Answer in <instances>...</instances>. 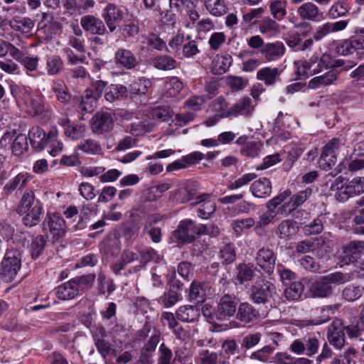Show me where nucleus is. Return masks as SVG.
Returning a JSON list of instances; mask_svg holds the SVG:
<instances>
[{
    "label": "nucleus",
    "instance_id": "f257e3e1",
    "mask_svg": "<svg viewBox=\"0 0 364 364\" xmlns=\"http://www.w3.org/2000/svg\"><path fill=\"white\" fill-rule=\"evenodd\" d=\"M17 213L22 216V223L28 228L38 225L43 214L42 203L36 200L33 191L24 193L17 206Z\"/></svg>",
    "mask_w": 364,
    "mask_h": 364
},
{
    "label": "nucleus",
    "instance_id": "f03ea898",
    "mask_svg": "<svg viewBox=\"0 0 364 364\" xmlns=\"http://www.w3.org/2000/svg\"><path fill=\"white\" fill-rule=\"evenodd\" d=\"M344 143L338 138H333L323 147L318 161L319 167L326 171L332 170L330 175L335 177L343 171V162L339 164L334 169L333 167L337 161V156L343 147Z\"/></svg>",
    "mask_w": 364,
    "mask_h": 364
},
{
    "label": "nucleus",
    "instance_id": "7ed1b4c3",
    "mask_svg": "<svg viewBox=\"0 0 364 364\" xmlns=\"http://www.w3.org/2000/svg\"><path fill=\"white\" fill-rule=\"evenodd\" d=\"M21 267V254L16 249L8 250L0 262V276L2 279L11 282Z\"/></svg>",
    "mask_w": 364,
    "mask_h": 364
},
{
    "label": "nucleus",
    "instance_id": "20e7f679",
    "mask_svg": "<svg viewBox=\"0 0 364 364\" xmlns=\"http://www.w3.org/2000/svg\"><path fill=\"white\" fill-rule=\"evenodd\" d=\"M345 282V274L342 272H336L324 276L311 283L309 291L313 297H327L333 292V284Z\"/></svg>",
    "mask_w": 364,
    "mask_h": 364
},
{
    "label": "nucleus",
    "instance_id": "39448f33",
    "mask_svg": "<svg viewBox=\"0 0 364 364\" xmlns=\"http://www.w3.org/2000/svg\"><path fill=\"white\" fill-rule=\"evenodd\" d=\"M275 285L270 281L261 278L250 288V299L255 304L266 305L276 294Z\"/></svg>",
    "mask_w": 364,
    "mask_h": 364
},
{
    "label": "nucleus",
    "instance_id": "423d86ee",
    "mask_svg": "<svg viewBox=\"0 0 364 364\" xmlns=\"http://www.w3.org/2000/svg\"><path fill=\"white\" fill-rule=\"evenodd\" d=\"M238 307V299L233 294H226L222 296L214 311L215 320L224 321L233 316Z\"/></svg>",
    "mask_w": 364,
    "mask_h": 364
},
{
    "label": "nucleus",
    "instance_id": "0eeeda50",
    "mask_svg": "<svg viewBox=\"0 0 364 364\" xmlns=\"http://www.w3.org/2000/svg\"><path fill=\"white\" fill-rule=\"evenodd\" d=\"M183 283L172 276L168 281V289L159 299V303L165 308H171L181 300Z\"/></svg>",
    "mask_w": 364,
    "mask_h": 364
},
{
    "label": "nucleus",
    "instance_id": "6e6552de",
    "mask_svg": "<svg viewBox=\"0 0 364 364\" xmlns=\"http://www.w3.org/2000/svg\"><path fill=\"white\" fill-rule=\"evenodd\" d=\"M341 258L345 264H353L364 259V241L353 240L343 246Z\"/></svg>",
    "mask_w": 364,
    "mask_h": 364
},
{
    "label": "nucleus",
    "instance_id": "1a4fd4ad",
    "mask_svg": "<svg viewBox=\"0 0 364 364\" xmlns=\"http://www.w3.org/2000/svg\"><path fill=\"white\" fill-rule=\"evenodd\" d=\"M102 18L109 33H114L124 18L123 11L114 4H108L102 10Z\"/></svg>",
    "mask_w": 364,
    "mask_h": 364
},
{
    "label": "nucleus",
    "instance_id": "9d476101",
    "mask_svg": "<svg viewBox=\"0 0 364 364\" xmlns=\"http://www.w3.org/2000/svg\"><path fill=\"white\" fill-rule=\"evenodd\" d=\"M255 105L250 97H243L238 100L232 107L224 113L220 114V118H233L238 116L248 117L254 112Z\"/></svg>",
    "mask_w": 364,
    "mask_h": 364
},
{
    "label": "nucleus",
    "instance_id": "9b49d317",
    "mask_svg": "<svg viewBox=\"0 0 364 364\" xmlns=\"http://www.w3.org/2000/svg\"><path fill=\"white\" fill-rule=\"evenodd\" d=\"M333 66V59L328 53L321 55L314 54L309 60L304 61L303 72L309 70L310 75H315Z\"/></svg>",
    "mask_w": 364,
    "mask_h": 364
},
{
    "label": "nucleus",
    "instance_id": "f8f14e48",
    "mask_svg": "<svg viewBox=\"0 0 364 364\" xmlns=\"http://www.w3.org/2000/svg\"><path fill=\"white\" fill-rule=\"evenodd\" d=\"M43 227L44 229L48 228L54 242L58 241L65 234V222L58 213L48 214Z\"/></svg>",
    "mask_w": 364,
    "mask_h": 364
},
{
    "label": "nucleus",
    "instance_id": "ddd939ff",
    "mask_svg": "<svg viewBox=\"0 0 364 364\" xmlns=\"http://www.w3.org/2000/svg\"><path fill=\"white\" fill-rule=\"evenodd\" d=\"M90 127L95 134L100 135L110 132L114 127L111 114L105 112L96 113L92 119Z\"/></svg>",
    "mask_w": 364,
    "mask_h": 364
},
{
    "label": "nucleus",
    "instance_id": "4468645a",
    "mask_svg": "<svg viewBox=\"0 0 364 364\" xmlns=\"http://www.w3.org/2000/svg\"><path fill=\"white\" fill-rule=\"evenodd\" d=\"M327 338L331 345L337 349H341L345 345V332L343 322L335 318L327 328Z\"/></svg>",
    "mask_w": 364,
    "mask_h": 364
},
{
    "label": "nucleus",
    "instance_id": "2eb2a0df",
    "mask_svg": "<svg viewBox=\"0 0 364 364\" xmlns=\"http://www.w3.org/2000/svg\"><path fill=\"white\" fill-rule=\"evenodd\" d=\"M82 28L90 35H105L108 33L103 20L91 14L85 15L80 18Z\"/></svg>",
    "mask_w": 364,
    "mask_h": 364
},
{
    "label": "nucleus",
    "instance_id": "dca6fc26",
    "mask_svg": "<svg viewBox=\"0 0 364 364\" xmlns=\"http://www.w3.org/2000/svg\"><path fill=\"white\" fill-rule=\"evenodd\" d=\"M257 265L268 274H272L275 268L277 256L274 251L269 247H262L255 257Z\"/></svg>",
    "mask_w": 364,
    "mask_h": 364
},
{
    "label": "nucleus",
    "instance_id": "f3484780",
    "mask_svg": "<svg viewBox=\"0 0 364 364\" xmlns=\"http://www.w3.org/2000/svg\"><path fill=\"white\" fill-rule=\"evenodd\" d=\"M151 81L148 79L140 78L129 85L128 90L130 98L136 102L139 100L141 104H146L148 101L146 92Z\"/></svg>",
    "mask_w": 364,
    "mask_h": 364
},
{
    "label": "nucleus",
    "instance_id": "a211bd4d",
    "mask_svg": "<svg viewBox=\"0 0 364 364\" xmlns=\"http://www.w3.org/2000/svg\"><path fill=\"white\" fill-rule=\"evenodd\" d=\"M296 13L304 21L318 22L324 18L323 12L313 2L302 4L296 9Z\"/></svg>",
    "mask_w": 364,
    "mask_h": 364
},
{
    "label": "nucleus",
    "instance_id": "6ab92c4d",
    "mask_svg": "<svg viewBox=\"0 0 364 364\" xmlns=\"http://www.w3.org/2000/svg\"><path fill=\"white\" fill-rule=\"evenodd\" d=\"M31 146L36 151H41L48 147V132H46L39 126L32 127L28 134Z\"/></svg>",
    "mask_w": 364,
    "mask_h": 364
},
{
    "label": "nucleus",
    "instance_id": "aec40b11",
    "mask_svg": "<svg viewBox=\"0 0 364 364\" xmlns=\"http://www.w3.org/2000/svg\"><path fill=\"white\" fill-rule=\"evenodd\" d=\"M286 48L282 41L266 43L260 50V55L268 62L279 60L285 53Z\"/></svg>",
    "mask_w": 364,
    "mask_h": 364
},
{
    "label": "nucleus",
    "instance_id": "412c9836",
    "mask_svg": "<svg viewBox=\"0 0 364 364\" xmlns=\"http://www.w3.org/2000/svg\"><path fill=\"white\" fill-rule=\"evenodd\" d=\"M236 318L243 325L252 323L259 318V313L252 304L243 302L238 305Z\"/></svg>",
    "mask_w": 364,
    "mask_h": 364
},
{
    "label": "nucleus",
    "instance_id": "4be33fe9",
    "mask_svg": "<svg viewBox=\"0 0 364 364\" xmlns=\"http://www.w3.org/2000/svg\"><path fill=\"white\" fill-rule=\"evenodd\" d=\"M192 205H199L197 214L198 216L203 218H208L215 210V204L210 200V195L203 193L196 198V201L191 203Z\"/></svg>",
    "mask_w": 364,
    "mask_h": 364
},
{
    "label": "nucleus",
    "instance_id": "5701e85b",
    "mask_svg": "<svg viewBox=\"0 0 364 364\" xmlns=\"http://www.w3.org/2000/svg\"><path fill=\"white\" fill-rule=\"evenodd\" d=\"M339 73L333 68L326 73L313 77L309 81L308 87L310 89L317 90L321 87L334 85L338 78Z\"/></svg>",
    "mask_w": 364,
    "mask_h": 364
},
{
    "label": "nucleus",
    "instance_id": "b1692460",
    "mask_svg": "<svg viewBox=\"0 0 364 364\" xmlns=\"http://www.w3.org/2000/svg\"><path fill=\"white\" fill-rule=\"evenodd\" d=\"M210 289L209 284L206 282H192L189 287L188 300L197 304L203 303Z\"/></svg>",
    "mask_w": 364,
    "mask_h": 364
},
{
    "label": "nucleus",
    "instance_id": "393cba45",
    "mask_svg": "<svg viewBox=\"0 0 364 364\" xmlns=\"http://www.w3.org/2000/svg\"><path fill=\"white\" fill-rule=\"evenodd\" d=\"M261 272L252 263H240L236 267L235 279L240 284H245L251 282L256 272Z\"/></svg>",
    "mask_w": 364,
    "mask_h": 364
},
{
    "label": "nucleus",
    "instance_id": "a878e982",
    "mask_svg": "<svg viewBox=\"0 0 364 364\" xmlns=\"http://www.w3.org/2000/svg\"><path fill=\"white\" fill-rule=\"evenodd\" d=\"M177 319L184 323H194L198 321L200 316V309L194 305L181 306L176 311Z\"/></svg>",
    "mask_w": 364,
    "mask_h": 364
},
{
    "label": "nucleus",
    "instance_id": "bb28decb",
    "mask_svg": "<svg viewBox=\"0 0 364 364\" xmlns=\"http://www.w3.org/2000/svg\"><path fill=\"white\" fill-rule=\"evenodd\" d=\"M173 235L183 242H191L195 239L194 222L190 219L181 221Z\"/></svg>",
    "mask_w": 364,
    "mask_h": 364
},
{
    "label": "nucleus",
    "instance_id": "cd10ccee",
    "mask_svg": "<svg viewBox=\"0 0 364 364\" xmlns=\"http://www.w3.org/2000/svg\"><path fill=\"white\" fill-rule=\"evenodd\" d=\"M285 42L295 52L310 50L314 44L311 38L302 41L301 36L298 32L289 34L285 39Z\"/></svg>",
    "mask_w": 364,
    "mask_h": 364
},
{
    "label": "nucleus",
    "instance_id": "c85d7f7f",
    "mask_svg": "<svg viewBox=\"0 0 364 364\" xmlns=\"http://www.w3.org/2000/svg\"><path fill=\"white\" fill-rule=\"evenodd\" d=\"M272 183L266 177L255 181L250 187V191L255 198H265L272 193Z\"/></svg>",
    "mask_w": 364,
    "mask_h": 364
},
{
    "label": "nucleus",
    "instance_id": "c756f323",
    "mask_svg": "<svg viewBox=\"0 0 364 364\" xmlns=\"http://www.w3.org/2000/svg\"><path fill=\"white\" fill-rule=\"evenodd\" d=\"M311 194L312 188H306V189L300 191L292 196L291 195L289 200L284 203L282 207L285 210H287L289 213H291L299 206L304 203L309 198Z\"/></svg>",
    "mask_w": 364,
    "mask_h": 364
},
{
    "label": "nucleus",
    "instance_id": "7c9ffc66",
    "mask_svg": "<svg viewBox=\"0 0 364 364\" xmlns=\"http://www.w3.org/2000/svg\"><path fill=\"white\" fill-rule=\"evenodd\" d=\"M114 60L117 65L126 69H132L138 64L137 59L132 52L125 48H119L116 51Z\"/></svg>",
    "mask_w": 364,
    "mask_h": 364
},
{
    "label": "nucleus",
    "instance_id": "2f4dec72",
    "mask_svg": "<svg viewBox=\"0 0 364 364\" xmlns=\"http://www.w3.org/2000/svg\"><path fill=\"white\" fill-rule=\"evenodd\" d=\"M280 71L277 68L264 67L257 73V79L264 82L267 86H273L280 82Z\"/></svg>",
    "mask_w": 364,
    "mask_h": 364
},
{
    "label": "nucleus",
    "instance_id": "473e14b6",
    "mask_svg": "<svg viewBox=\"0 0 364 364\" xmlns=\"http://www.w3.org/2000/svg\"><path fill=\"white\" fill-rule=\"evenodd\" d=\"M359 208L354 211L352 227L355 233L364 235V196L356 201Z\"/></svg>",
    "mask_w": 364,
    "mask_h": 364
},
{
    "label": "nucleus",
    "instance_id": "72a5a7b5",
    "mask_svg": "<svg viewBox=\"0 0 364 364\" xmlns=\"http://www.w3.org/2000/svg\"><path fill=\"white\" fill-rule=\"evenodd\" d=\"M330 190L335 191V198L341 203L347 201L349 198L353 197L348 191V188L345 183V180L342 177H338L330 186Z\"/></svg>",
    "mask_w": 364,
    "mask_h": 364
},
{
    "label": "nucleus",
    "instance_id": "f704fd0d",
    "mask_svg": "<svg viewBox=\"0 0 364 364\" xmlns=\"http://www.w3.org/2000/svg\"><path fill=\"white\" fill-rule=\"evenodd\" d=\"M77 287L72 279L59 285L55 289L56 296L61 300H70L79 294Z\"/></svg>",
    "mask_w": 364,
    "mask_h": 364
},
{
    "label": "nucleus",
    "instance_id": "c9c22d12",
    "mask_svg": "<svg viewBox=\"0 0 364 364\" xmlns=\"http://www.w3.org/2000/svg\"><path fill=\"white\" fill-rule=\"evenodd\" d=\"M298 229L296 222L286 219L278 225L276 234L280 239L288 240L296 234Z\"/></svg>",
    "mask_w": 364,
    "mask_h": 364
},
{
    "label": "nucleus",
    "instance_id": "e433bc0d",
    "mask_svg": "<svg viewBox=\"0 0 364 364\" xmlns=\"http://www.w3.org/2000/svg\"><path fill=\"white\" fill-rule=\"evenodd\" d=\"M98 99L95 96L93 90H86L80 97L78 108L82 114L91 113L97 106Z\"/></svg>",
    "mask_w": 364,
    "mask_h": 364
},
{
    "label": "nucleus",
    "instance_id": "4c0bfd02",
    "mask_svg": "<svg viewBox=\"0 0 364 364\" xmlns=\"http://www.w3.org/2000/svg\"><path fill=\"white\" fill-rule=\"evenodd\" d=\"M81 151L87 155H100L102 152V148L99 141L87 139L81 141L75 148V151Z\"/></svg>",
    "mask_w": 364,
    "mask_h": 364
},
{
    "label": "nucleus",
    "instance_id": "58836bf2",
    "mask_svg": "<svg viewBox=\"0 0 364 364\" xmlns=\"http://www.w3.org/2000/svg\"><path fill=\"white\" fill-rule=\"evenodd\" d=\"M258 29L262 35L274 36L279 33L280 26L277 20L266 16L258 22Z\"/></svg>",
    "mask_w": 364,
    "mask_h": 364
},
{
    "label": "nucleus",
    "instance_id": "ea45409f",
    "mask_svg": "<svg viewBox=\"0 0 364 364\" xmlns=\"http://www.w3.org/2000/svg\"><path fill=\"white\" fill-rule=\"evenodd\" d=\"M129 95L128 89L121 84H112L108 87L105 97L107 101L113 102L115 100H122Z\"/></svg>",
    "mask_w": 364,
    "mask_h": 364
},
{
    "label": "nucleus",
    "instance_id": "a19ab883",
    "mask_svg": "<svg viewBox=\"0 0 364 364\" xmlns=\"http://www.w3.org/2000/svg\"><path fill=\"white\" fill-rule=\"evenodd\" d=\"M100 249L107 256L117 257L120 252V242L115 236L109 235L103 240Z\"/></svg>",
    "mask_w": 364,
    "mask_h": 364
},
{
    "label": "nucleus",
    "instance_id": "79ce46f5",
    "mask_svg": "<svg viewBox=\"0 0 364 364\" xmlns=\"http://www.w3.org/2000/svg\"><path fill=\"white\" fill-rule=\"evenodd\" d=\"M10 27L21 33L30 32L34 27V21L29 17H14L9 21Z\"/></svg>",
    "mask_w": 364,
    "mask_h": 364
},
{
    "label": "nucleus",
    "instance_id": "37998d69",
    "mask_svg": "<svg viewBox=\"0 0 364 364\" xmlns=\"http://www.w3.org/2000/svg\"><path fill=\"white\" fill-rule=\"evenodd\" d=\"M287 0H272L269 2V12L274 19L281 21L287 14Z\"/></svg>",
    "mask_w": 364,
    "mask_h": 364
},
{
    "label": "nucleus",
    "instance_id": "c03bdc74",
    "mask_svg": "<svg viewBox=\"0 0 364 364\" xmlns=\"http://www.w3.org/2000/svg\"><path fill=\"white\" fill-rule=\"evenodd\" d=\"M31 178V176L28 173H20L4 186V192L6 194H10L17 188L24 187Z\"/></svg>",
    "mask_w": 364,
    "mask_h": 364
},
{
    "label": "nucleus",
    "instance_id": "a18cd8bd",
    "mask_svg": "<svg viewBox=\"0 0 364 364\" xmlns=\"http://www.w3.org/2000/svg\"><path fill=\"white\" fill-rule=\"evenodd\" d=\"M206 10L214 16H221L227 13L228 6L224 0H204Z\"/></svg>",
    "mask_w": 364,
    "mask_h": 364
},
{
    "label": "nucleus",
    "instance_id": "49530a36",
    "mask_svg": "<svg viewBox=\"0 0 364 364\" xmlns=\"http://www.w3.org/2000/svg\"><path fill=\"white\" fill-rule=\"evenodd\" d=\"M152 65L158 70H171L176 68L177 62L170 55H161L153 59Z\"/></svg>",
    "mask_w": 364,
    "mask_h": 364
},
{
    "label": "nucleus",
    "instance_id": "de8ad7c7",
    "mask_svg": "<svg viewBox=\"0 0 364 364\" xmlns=\"http://www.w3.org/2000/svg\"><path fill=\"white\" fill-rule=\"evenodd\" d=\"M284 291V296L289 301L300 299L304 291V284L301 282H294L289 284Z\"/></svg>",
    "mask_w": 364,
    "mask_h": 364
},
{
    "label": "nucleus",
    "instance_id": "09e8293b",
    "mask_svg": "<svg viewBox=\"0 0 364 364\" xmlns=\"http://www.w3.org/2000/svg\"><path fill=\"white\" fill-rule=\"evenodd\" d=\"M48 140V147L50 148L48 152L50 155L55 156L63 151V144L58 140V130L56 127L50 129Z\"/></svg>",
    "mask_w": 364,
    "mask_h": 364
},
{
    "label": "nucleus",
    "instance_id": "8fccbe9b",
    "mask_svg": "<svg viewBox=\"0 0 364 364\" xmlns=\"http://www.w3.org/2000/svg\"><path fill=\"white\" fill-rule=\"evenodd\" d=\"M64 70V62L60 56L52 55L46 60V71L48 75H55Z\"/></svg>",
    "mask_w": 364,
    "mask_h": 364
},
{
    "label": "nucleus",
    "instance_id": "3c124183",
    "mask_svg": "<svg viewBox=\"0 0 364 364\" xmlns=\"http://www.w3.org/2000/svg\"><path fill=\"white\" fill-rule=\"evenodd\" d=\"M267 210L263 212L259 215L258 220L255 223V230L256 233L261 235L260 232L262 228L269 225L274 219L277 215V213L274 208H267Z\"/></svg>",
    "mask_w": 364,
    "mask_h": 364
},
{
    "label": "nucleus",
    "instance_id": "603ef678",
    "mask_svg": "<svg viewBox=\"0 0 364 364\" xmlns=\"http://www.w3.org/2000/svg\"><path fill=\"white\" fill-rule=\"evenodd\" d=\"M364 287L354 284L347 285L342 291V297L350 302L355 301L362 296Z\"/></svg>",
    "mask_w": 364,
    "mask_h": 364
},
{
    "label": "nucleus",
    "instance_id": "864d4df0",
    "mask_svg": "<svg viewBox=\"0 0 364 364\" xmlns=\"http://www.w3.org/2000/svg\"><path fill=\"white\" fill-rule=\"evenodd\" d=\"M28 149V138L25 134H18L11 144V151L14 155L20 156L27 151Z\"/></svg>",
    "mask_w": 364,
    "mask_h": 364
},
{
    "label": "nucleus",
    "instance_id": "5fc2aeb1",
    "mask_svg": "<svg viewBox=\"0 0 364 364\" xmlns=\"http://www.w3.org/2000/svg\"><path fill=\"white\" fill-rule=\"evenodd\" d=\"M86 132V127L82 123L73 122L65 129V135L72 140H78L83 138Z\"/></svg>",
    "mask_w": 364,
    "mask_h": 364
},
{
    "label": "nucleus",
    "instance_id": "6e6d98bb",
    "mask_svg": "<svg viewBox=\"0 0 364 364\" xmlns=\"http://www.w3.org/2000/svg\"><path fill=\"white\" fill-rule=\"evenodd\" d=\"M262 338V333L259 332L250 333L242 336L240 341L242 350L246 351L255 347Z\"/></svg>",
    "mask_w": 364,
    "mask_h": 364
},
{
    "label": "nucleus",
    "instance_id": "4d7b16f0",
    "mask_svg": "<svg viewBox=\"0 0 364 364\" xmlns=\"http://www.w3.org/2000/svg\"><path fill=\"white\" fill-rule=\"evenodd\" d=\"M143 43L151 49H156L157 50L166 49L168 52H170L167 49L165 41L154 33H151L146 36Z\"/></svg>",
    "mask_w": 364,
    "mask_h": 364
},
{
    "label": "nucleus",
    "instance_id": "13d9d810",
    "mask_svg": "<svg viewBox=\"0 0 364 364\" xmlns=\"http://www.w3.org/2000/svg\"><path fill=\"white\" fill-rule=\"evenodd\" d=\"M256 222L252 218H246L242 219H237L232 221V228L237 235H240L242 232L252 228Z\"/></svg>",
    "mask_w": 364,
    "mask_h": 364
},
{
    "label": "nucleus",
    "instance_id": "bf43d9fd",
    "mask_svg": "<svg viewBox=\"0 0 364 364\" xmlns=\"http://www.w3.org/2000/svg\"><path fill=\"white\" fill-rule=\"evenodd\" d=\"M305 355L311 357L318 353L320 343L314 335H307L304 337Z\"/></svg>",
    "mask_w": 364,
    "mask_h": 364
},
{
    "label": "nucleus",
    "instance_id": "052dcab7",
    "mask_svg": "<svg viewBox=\"0 0 364 364\" xmlns=\"http://www.w3.org/2000/svg\"><path fill=\"white\" fill-rule=\"evenodd\" d=\"M46 240L44 237L41 235H38L36 237L33 238L32 242L31 243V255L33 259H36L42 255Z\"/></svg>",
    "mask_w": 364,
    "mask_h": 364
},
{
    "label": "nucleus",
    "instance_id": "680f3d73",
    "mask_svg": "<svg viewBox=\"0 0 364 364\" xmlns=\"http://www.w3.org/2000/svg\"><path fill=\"white\" fill-rule=\"evenodd\" d=\"M200 53L197 42L191 39V36L186 37V41L183 45L182 53L185 58H193Z\"/></svg>",
    "mask_w": 364,
    "mask_h": 364
},
{
    "label": "nucleus",
    "instance_id": "e2e57ef3",
    "mask_svg": "<svg viewBox=\"0 0 364 364\" xmlns=\"http://www.w3.org/2000/svg\"><path fill=\"white\" fill-rule=\"evenodd\" d=\"M183 87V82L177 77H172L166 84V95L168 97H176Z\"/></svg>",
    "mask_w": 364,
    "mask_h": 364
},
{
    "label": "nucleus",
    "instance_id": "0e129e2a",
    "mask_svg": "<svg viewBox=\"0 0 364 364\" xmlns=\"http://www.w3.org/2000/svg\"><path fill=\"white\" fill-rule=\"evenodd\" d=\"M139 225L138 224L132 223L125 225L122 230V237L129 245H132L136 239L139 232Z\"/></svg>",
    "mask_w": 364,
    "mask_h": 364
},
{
    "label": "nucleus",
    "instance_id": "69168bd1",
    "mask_svg": "<svg viewBox=\"0 0 364 364\" xmlns=\"http://www.w3.org/2000/svg\"><path fill=\"white\" fill-rule=\"evenodd\" d=\"M141 261L142 266H146L150 262H159L161 256L152 247H145L140 251Z\"/></svg>",
    "mask_w": 364,
    "mask_h": 364
},
{
    "label": "nucleus",
    "instance_id": "338daca9",
    "mask_svg": "<svg viewBox=\"0 0 364 364\" xmlns=\"http://www.w3.org/2000/svg\"><path fill=\"white\" fill-rule=\"evenodd\" d=\"M351 196H355L364 192V177H355L345 182Z\"/></svg>",
    "mask_w": 364,
    "mask_h": 364
},
{
    "label": "nucleus",
    "instance_id": "774afa93",
    "mask_svg": "<svg viewBox=\"0 0 364 364\" xmlns=\"http://www.w3.org/2000/svg\"><path fill=\"white\" fill-rule=\"evenodd\" d=\"M202 364H227V360H222L218 357L217 353L210 352L208 350H204L201 353Z\"/></svg>",
    "mask_w": 364,
    "mask_h": 364
}]
</instances>
